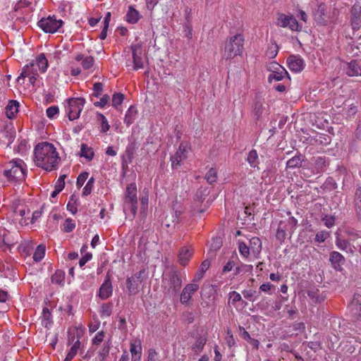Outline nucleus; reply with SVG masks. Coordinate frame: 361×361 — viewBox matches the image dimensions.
<instances>
[{
	"instance_id": "f257e3e1",
	"label": "nucleus",
	"mask_w": 361,
	"mask_h": 361,
	"mask_svg": "<svg viewBox=\"0 0 361 361\" xmlns=\"http://www.w3.org/2000/svg\"><path fill=\"white\" fill-rule=\"evenodd\" d=\"M34 154L36 165L47 171L55 169L61 159L54 146L47 142L37 144Z\"/></svg>"
},
{
	"instance_id": "f03ea898",
	"label": "nucleus",
	"mask_w": 361,
	"mask_h": 361,
	"mask_svg": "<svg viewBox=\"0 0 361 361\" xmlns=\"http://www.w3.org/2000/svg\"><path fill=\"white\" fill-rule=\"evenodd\" d=\"M244 45L243 37L237 34L227 40L225 43L223 57L226 59H233L243 53Z\"/></svg>"
},
{
	"instance_id": "7ed1b4c3",
	"label": "nucleus",
	"mask_w": 361,
	"mask_h": 361,
	"mask_svg": "<svg viewBox=\"0 0 361 361\" xmlns=\"http://www.w3.org/2000/svg\"><path fill=\"white\" fill-rule=\"evenodd\" d=\"M22 160L11 161L4 171V176L9 180L20 181L25 179V170L23 168Z\"/></svg>"
},
{
	"instance_id": "20e7f679",
	"label": "nucleus",
	"mask_w": 361,
	"mask_h": 361,
	"mask_svg": "<svg viewBox=\"0 0 361 361\" xmlns=\"http://www.w3.org/2000/svg\"><path fill=\"white\" fill-rule=\"evenodd\" d=\"M165 280L168 281L169 287L164 290L165 296L171 297L176 295L182 286V279L180 274L174 269H171L166 275Z\"/></svg>"
},
{
	"instance_id": "39448f33",
	"label": "nucleus",
	"mask_w": 361,
	"mask_h": 361,
	"mask_svg": "<svg viewBox=\"0 0 361 361\" xmlns=\"http://www.w3.org/2000/svg\"><path fill=\"white\" fill-rule=\"evenodd\" d=\"M39 27L46 33H54L62 27V20H57L54 16L42 18L37 23Z\"/></svg>"
},
{
	"instance_id": "423d86ee",
	"label": "nucleus",
	"mask_w": 361,
	"mask_h": 361,
	"mask_svg": "<svg viewBox=\"0 0 361 361\" xmlns=\"http://www.w3.org/2000/svg\"><path fill=\"white\" fill-rule=\"evenodd\" d=\"M85 102V99L82 97L71 98L68 100L67 112L70 121H73L79 117Z\"/></svg>"
},
{
	"instance_id": "0eeeda50",
	"label": "nucleus",
	"mask_w": 361,
	"mask_h": 361,
	"mask_svg": "<svg viewBox=\"0 0 361 361\" xmlns=\"http://www.w3.org/2000/svg\"><path fill=\"white\" fill-rule=\"evenodd\" d=\"M125 202L129 205L131 213L135 216L137 212V188L135 183L128 185L125 195Z\"/></svg>"
},
{
	"instance_id": "6e6552de",
	"label": "nucleus",
	"mask_w": 361,
	"mask_h": 361,
	"mask_svg": "<svg viewBox=\"0 0 361 361\" xmlns=\"http://www.w3.org/2000/svg\"><path fill=\"white\" fill-rule=\"evenodd\" d=\"M143 271H140L135 275L127 278L126 288L129 295H135L139 292V286L141 283V276Z\"/></svg>"
},
{
	"instance_id": "1a4fd4ad",
	"label": "nucleus",
	"mask_w": 361,
	"mask_h": 361,
	"mask_svg": "<svg viewBox=\"0 0 361 361\" xmlns=\"http://www.w3.org/2000/svg\"><path fill=\"white\" fill-rule=\"evenodd\" d=\"M348 310L354 319H361V295H355L348 305Z\"/></svg>"
},
{
	"instance_id": "9d476101",
	"label": "nucleus",
	"mask_w": 361,
	"mask_h": 361,
	"mask_svg": "<svg viewBox=\"0 0 361 361\" xmlns=\"http://www.w3.org/2000/svg\"><path fill=\"white\" fill-rule=\"evenodd\" d=\"M360 61L352 60L350 62L343 63V69L345 74L350 77L361 76V64Z\"/></svg>"
},
{
	"instance_id": "9b49d317",
	"label": "nucleus",
	"mask_w": 361,
	"mask_h": 361,
	"mask_svg": "<svg viewBox=\"0 0 361 361\" xmlns=\"http://www.w3.org/2000/svg\"><path fill=\"white\" fill-rule=\"evenodd\" d=\"M16 137V131L13 128L6 127L4 130H0V142L3 145L11 147Z\"/></svg>"
},
{
	"instance_id": "f8f14e48",
	"label": "nucleus",
	"mask_w": 361,
	"mask_h": 361,
	"mask_svg": "<svg viewBox=\"0 0 361 361\" xmlns=\"http://www.w3.org/2000/svg\"><path fill=\"white\" fill-rule=\"evenodd\" d=\"M351 25L354 30L361 27V5L355 4L350 11Z\"/></svg>"
},
{
	"instance_id": "ddd939ff",
	"label": "nucleus",
	"mask_w": 361,
	"mask_h": 361,
	"mask_svg": "<svg viewBox=\"0 0 361 361\" xmlns=\"http://www.w3.org/2000/svg\"><path fill=\"white\" fill-rule=\"evenodd\" d=\"M131 50L133 54V59L134 63V69L138 70L140 68H143V61H142V47L140 44H135L131 46Z\"/></svg>"
},
{
	"instance_id": "4468645a",
	"label": "nucleus",
	"mask_w": 361,
	"mask_h": 361,
	"mask_svg": "<svg viewBox=\"0 0 361 361\" xmlns=\"http://www.w3.org/2000/svg\"><path fill=\"white\" fill-rule=\"evenodd\" d=\"M288 66L290 71L300 72L304 68V61L299 56L291 55L287 59Z\"/></svg>"
},
{
	"instance_id": "2eb2a0df",
	"label": "nucleus",
	"mask_w": 361,
	"mask_h": 361,
	"mask_svg": "<svg viewBox=\"0 0 361 361\" xmlns=\"http://www.w3.org/2000/svg\"><path fill=\"white\" fill-rule=\"evenodd\" d=\"M199 288L196 283H189L185 286L180 295V302L182 304H187L190 300L192 295Z\"/></svg>"
},
{
	"instance_id": "dca6fc26",
	"label": "nucleus",
	"mask_w": 361,
	"mask_h": 361,
	"mask_svg": "<svg viewBox=\"0 0 361 361\" xmlns=\"http://www.w3.org/2000/svg\"><path fill=\"white\" fill-rule=\"evenodd\" d=\"M358 346L357 342L353 338L343 340L340 343L341 350L348 355H351L355 353L356 348Z\"/></svg>"
},
{
	"instance_id": "f3484780",
	"label": "nucleus",
	"mask_w": 361,
	"mask_h": 361,
	"mask_svg": "<svg viewBox=\"0 0 361 361\" xmlns=\"http://www.w3.org/2000/svg\"><path fill=\"white\" fill-rule=\"evenodd\" d=\"M112 291L113 288L111 280L109 278H107L99 288V297L102 300H106L111 295Z\"/></svg>"
},
{
	"instance_id": "a211bd4d",
	"label": "nucleus",
	"mask_w": 361,
	"mask_h": 361,
	"mask_svg": "<svg viewBox=\"0 0 361 361\" xmlns=\"http://www.w3.org/2000/svg\"><path fill=\"white\" fill-rule=\"evenodd\" d=\"M326 13V6L322 3L318 5L317 8L314 11V18L319 25H325L326 20L325 16Z\"/></svg>"
},
{
	"instance_id": "6ab92c4d",
	"label": "nucleus",
	"mask_w": 361,
	"mask_h": 361,
	"mask_svg": "<svg viewBox=\"0 0 361 361\" xmlns=\"http://www.w3.org/2000/svg\"><path fill=\"white\" fill-rule=\"evenodd\" d=\"M329 260L335 269L340 270L341 265L345 262V258L338 252L333 251L330 253Z\"/></svg>"
},
{
	"instance_id": "aec40b11",
	"label": "nucleus",
	"mask_w": 361,
	"mask_h": 361,
	"mask_svg": "<svg viewBox=\"0 0 361 361\" xmlns=\"http://www.w3.org/2000/svg\"><path fill=\"white\" fill-rule=\"evenodd\" d=\"M35 66V63L34 61H32L30 64L25 66L23 68L22 73L17 78V82L20 83V80H23L26 77L32 75H37V70L34 68Z\"/></svg>"
},
{
	"instance_id": "412c9836",
	"label": "nucleus",
	"mask_w": 361,
	"mask_h": 361,
	"mask_svg": "<svg viewBox=\"0 0 361 361\" xmlns=\"http://www.w3.org/2000/svg\"><path fill=\"white\" fill-rule=\"evenodd\" d=\"M192 255V250L189 249L188 247H185L180 248L179 250V252H178V262L182 266H185L188 263Z\"/></svg>"
},
{
	"instance_id": "4be33fe9",
	"label": "nucleus",
	"mask_w": 361,
	"mask_h": 361,
	"mask_svg": "<svg viewBox=\"0 0 361 361\" xmlns=\"http://www.w3.org/2000/svg\"><path fill=\"white\" fill-rule=\"evenodd\" d=\"M308 297L314 302L320 303L324 301L326 295L319 293V290L315 288H311L307 291Z\"/></svg>"
},
{
	"instance_id": "5701e85b",
	"label": "nucleus",
	"mask_w": 361,
	"mask_h": 361,
	"mask_svg": "<svg viewBox=\"0 0 361 361\" xmlns=\"http://www.w3.org/2000/svg\"><path fill=\"white\" fill-rule=\"evenodd\" d=\"M249 247L252 254L257 257L262 250V241L258 237H253L250 240Z\"/></svg>"
},
{
	"instance_id": "b1692460",
	"label": "nucleus",
	"mask_w": 361,
	"mask_h": 361,
	"mask_svg": "<svg viewBox=\"0 0 361 361\" xmlns=\"http://www.w3.org/2000/svg\"><path fill=\"white\" fill-rule=\"evenodd\" d=\"M209 190L208 188H202L201 187L198 189L194 197V204H197V207L199 206V204L202 203L205 198L209 195Z\"/></svg>"
},
{
	"instance_id": "393cba45",
	"label": "nucleus",
	"mask_w": 361,
	"mask_h": 361,
	"mask_svg": "<svg viewBox=\"0 0 361 361\" xmlns=\"http://www.w3.org/2000/svg\"><path fill=\"white\" fill-rule=\"evenodd\" d=\"M19 104L16 100L9 101L8 105L6 107V116L11 119L15 116V114L18 111Z\"/></svg>"
},
{
	"instance_id": "a878e982",
	"label": "nucleus",
	"mask_w": 361,
	"mask_h": 361,
	"mask_svg": "<svg viewBox=\"0 0 361 361\" xmlns=\"http://www.w3.org/2000/svg\"><path fill=\"white\" fill-rule=\"evenodd\" d=\"M210 264L211 262L208 259L202 262L195 275L194 281H198L203 278L205 271L209 268Z\"/></svg>"
},
{
	"instance_id": "bb28decb",
	"label": "nucleus",
	"mask_w": 361,
	"mask_h": 361,
	"mask_svg": "<svg viewBox=\"0 0 361 361\" xmlns=\"http://www.w3.org/2000/svg\"><path fill=\"white\" fill-rule=\"evenodd\" d=\"M355 209L357 217L361 219V187L356 189L354 199Z\"/></svg>"
},
{
	"instance_id": "cd10ccee",
	"label": "nucleus",
	"mask_w": 361,
	"mask_h": 361,
	"mask_svg": "<svg viewBox=\"0 0 361 361\" xmlns=\"http://www.w3.org/2000/svg\"><path fill=\"white\" fill-rule=\"evenodd\" d=\"M207 338L204 336L197 337L195 343L192 345V350L195 354L201 352L206 344Z\"/></svg>"
},
{
	"instance_id": "c85d7f7f",
	"label": "nucleus",
	"mask_w": 361,
	"mask_h": 361,
	"mask_svg": "<svg viewBox=\"0 0 361 361\" xmlns=\"http://www.w3.org/2000/svg\"><path fill=\"white\" fill-rule=\"evenodd\" d=\"M140 16L139 12L135 10L133 6H130L128 11L126 14V20L130 23H135L140 19Z\"/></svg>"
},
{
	"instance_id": "c756f323",
	"label": "nucleus",
	"mask_w": 361,
	"mask_h": 361,
	"mask_svg": "<svg viewBox=\"0 0 361 361\" xmlns=\"http://www.w3.org/2000/svg\"><path fill=\"white\" fill-rule=\"evenodd\" d=\"M94 153L92 148L89 147L86 144L82 143L81 145L80 156L85 157L88 161H91L94 157Z\"/></svg>"
},
{
	"instance_id": "7c9ffc66",
	"label": "nucleus",
	"mask_w": 361,
	"mask_h": 361,
	"mask_svg": "<svg viewBox=\"0 0 361 361\" xmlns=\"http://www.w3.org/2000/svg\"><path fill=\"white\" fill-rule=\"evenodd\" d=\"M137 111L133 106H130L126 112L124 121L128 126L131 125L137 116Z\"/></svg>"
},
{
	"instance_id": "2f4dec72",
	"label": "nucleus",
	"mask_w": 361,
	"mask_h": 361,
	"mask_svg": "<svg viewBox=\"0 0 361 361\" xmlns=\"http://www.w3.org/2000/svg\"><path fill=\"white\" fill-rule=\"evenodd\" d=\"M130 351L133 357H135V356H137V360H140L142 354V346L140 341L130 343Z\"/></svg>"
},
{
	"instance_id": "473e14b6",
	"label": "nucleus",
	"mask_w": 361,
	"mask_h": 361,
	"mask_svg": "<svg viewBox=\"0 0 361 361\" xmlns=\"http://www.w3.org/2000/svg\"><path fill=\"white\" fill-rule=\"evenodd\" d=\"M35 66H37L39 69L42 72H44L48 67V60L46 59L44 54H39L36 58V61L35 62Z\"/></svg>"
},
{
	"instance_id": "72a5a7b5",
	"label": "nucleus",
	"mask_w": 361,
	"mask_h": 361,
	"mask_svg": "<svg viewBox=\"0 0 361 361\" xmlns=\"http://www.w3.org/2000/svg\"><path fill=\"white\" fill-rule=\"evenodd\" d=\"M303 161L302 157L301 154L296 155L291 159H290L286 163L287 168H296L300 167L302 166V162Z\"/></svg>"
},
{
	"instance_id": "f704fd0d",
	"label": "nucleus",
	"mask_w": 361,
	"mask_h": 361,
	"mask_svg": "<svg viewBox=\"0 0 361 361\" xmlns=\"http://www.w3.org/2000/svg\"><path fill=\"white\" fill-rule=\"evenodd\" d=\"M263 103L260 99H256L253 106V114L256 118V120H258L262 116L264 111Z\"/></svg>"
},
{
	"instance_id": "c9c22d12",
	"label": "nucleus",
	"mask_w": 361,
	"mask_h": 361,
	"mask_svg": "<svg viewBox=\"0 0 361 361\" xmlns=\"http://www.w3.org/2000/svg\"><path fill=\"white\" fill-rule=\"evenodd\" d=\"M336 245L341 250H350L352 252L351 244L345 239H343L337 236L336 239Z\"/></svg>"
},
{
	"instance_id": "e433bc0d",
	"label": "nucleus",
	"mask_w": 361,
	"mask_h": 361,
	"mask_svg": "<svg viewBox=\"0 0 361 361\" xmlns=\"http://www.w3.org/2000/svg\"><path fill=\"white\" fill-rule=\"evenodd\" d=\"M328 161L324 157H318L314 160V168L317 173L322 171L324 168L328 165Z\"/></svg>"
},
{
	"instance_id": "4c0bfd02",
	"label": "nucleus",
	"mask_w": 361,
	"mask_h": 361,
	"mask_svg": "<svg viewBox=\"0 0 361 361\" xmlns=\"http://www.w3.org/2000/svg\"><path fill=\"white\" fill-rule=\"evenodd\" d=\"M214 289L213 286L207 285L202 287L201 291V298L212 299V296L214 294Z\"/></svg>"
},
{
	"instance_id": "58836bf2",
	"label": "nucleus",
	"mask_w": 361,
	"mask_h": 361,
	"mask_svg": "<svg viewBox=\"0 0 361 361\" xmlns=\"http://www.w3.org/2000/svg\"><path fill=\"white\" fill-rule=\"evenodd\" d=\"M242 337L250 343L255 349H258L259 342L258 340L252 338L250 334L243 328V332L241 334Z\"/></svg>"
},
{
	"instance_id": "ea45409f",
	"label": "nucleus",
	"mask_w": 361,
	"mask_h": 361,
	"mask_svg": "<svg viewBox=\"0 0 361 361\" xmlns=\"http://www.w3.org/2000/svg\"><path fill=\"white\" fill-rule=\"evenodd\" d=\"M45 254V246L43 245H39L33 255V259L35 262H39L44 257Z\"/></svg>"
},
{
	"instance_id": "a19ab883",
	"label": "nucleus",
	"mask_w": 361,
	"mask_h": 361,
	"mask_svg": "<svg viewBox=\"0 0 361 361\" xmlns=\"http://www.w3.org/2000/svg\"><path fill=\"white\" fill-rule=\"evenodd\" d=\"M65 273L62 270H56V272L51 276V280L52 283L61 284L63 282Z\"/></svg>"
},
{
	"instance_id": "79ce46f5",
	"label": "nucleus",
	"mask_w": 361,
	"mask_h": 361,
	"mask_svg": "<svg viewBox=\"0 0 361 361\" xmlns=\"http://www.w3.org/2000/svg\"><path fill=\"white\" fill-rule=\"evenodd\" d=\"M43 314V320H42V324L44 326V327L48 328L49 326L51 324V314L49 312V309L47 307H44L42 311Z\"/></svg>"
},
{
	"instance_id": "37998d69",
	"label": "nucleus",
	"mask_w": 361,
	"mask_h": 361,
	"mask_svg": "<svg viewBox=\"0 0 361 361\" xmlns=\"http://www.w3.org/2000/svg\"><path fill=\"white\" fill-rule=\"evenodd\" d=\"M205 179L209 184H213L217 180V173L215 169L211 168L205 175Z\"/></svg>"
},
{
	"instance_id": "c03bdc74",
	"label": "nucleus",
	"mask_w": 361,
	"mask_h": 361,
	"mask_svg": "<svg viewBox=\"0 0 361 361\" xmlns=\"http://www.w3.org/2000/svg\"><path fill=\"white\" fill-rule=\"evenodd\" d=\"M291 16H286L285 14L280 13L277 18V25L282 27H286L290 23Z\"/></svg>"
},
{
	"instance_id": "a18cd8bd",
	"label": "nucleus",
	"mask_w": 361,
	"mask_h": 361,
	"mask_svg": "<svg viewBox=\"0 0 361 361\" xmlns=\"http://www.w3.org/2000/svg\"><path fill=\"white\" fill-rule=\"evenodd\" d=\"M109 350H110L109 341L105 342L103 345L102 349L99 353V357L100 358V361H103L106 358V357L109 355Z\"/></svg>"
},
{
	"instance_id": "49530a36",
	"label": "nucleus",
	"mask_w": 361,
	"mask_h": 361,
	"mask_svg": "<svg viewBox=\"0 0 361 361\" xmlns=\"http://www.w3.org/2000/svg\"><path fill=\"white\" fill-rule=\"evenodd\" d=\"M221 245H222L221 238L219 237L214 238L212 239V242L210 245L211 252L213 255H215L214 252L219 250L221 248Z\"/></svg>"
},
{
	"instance_id": "de8ad7c7",
	"label": "nucleus",
	"mask_w": 361,
	"mask_h": 361,
	"mask_svg": "<svg viewBox=\"0 0 361 361\" xmlns=\"http://www.w3.org/2000/svg\"><path fill=\"white\" fill-rule=\"evenodd\" d=\"M112 303H104L101 307V316L109 317L112 313Z\"/></svg>"
},
{
	"instance_id": "09e8293b",
	"label": "nucleus",
	"mask_w": 361,
	"mask_h": 361,
	"mask_svg": "<svg viewBox=\"0 0 361 361\" xmlns=\"http://www.w3.org/2000/svg\"><path fill=\"white\" fill-rule=\"evenodd\" d=\"M283 221H280L279 223V228L276 231V238L280 240L281 242H283L285 238H286V228H283L282 227V225H283Z\"/></svg>"
},
{
	"instance_id": "8fccbe9b",
	"label": "nucleus",
	"mask_w": 361,
	"mask_h": 361,
	"mask_svg": "<svg viewBox=\"0 0 361 361\" xmlns=\"http://www.w3.org/2000/svg\"><path fill=\"white\" fill-rule=\"evenodd\" d=\"M124 99V94L118 92L113 94L112 97V105L117 108V106L122 104L123 101Z\"/></svg>"
},
{
	"instance_id": "3c124183",
	"label": "nucleus",
	"mask_w": 361,
	"mask_h": 361,
	"mask_svg": "<svg viewBox=\"0 0 361 361\" xmlns=\"http://www.w3.org/2000/svg\"><path fill=\"white\" fill-rule=\"evenodd\" d=\"M257 157L258 156L257 151L255 149H252L249 152L247 161H248L251 166L255 167Z\"/></svg>"
},
{
	"instance_id": "603ef678",
	"label": "nucleus",
	"mask_w": 361,
	"mask_h": 361,
	"mask_svg": "<svg viewBox=\"0 0 361 361\" xmlns=\"http://www.w3.org/2000/svg\"><path fill=\"white\" fill-rule=\"evenodd\" d=\"M97 116L98 120L101 121L102 132L106 133L109 130L110 126L109 125L106 117L102 114H98Z\"/></svg>"
},
{
	"instance_id": "864d4df0",
	"label": "nucleus",
	"mask_w": 361,
	"mask_h": 361,
	"mask_svg": "<svg viewBox=\"0 0 361 361\" xmlns=\"http://www.w3.org/2000/svg\"><path fill=\"white\" fill-rule=\"evenodd\" d=\"M329 237V233L326 231H322L316 233L314 240L317 243H323Z\"/></svg>"
},
{
	"instance_id": "5fc2aeb1",
	"label": "nucleus",
	"mask_w": 361,
	"mask_h": 361,
	"mask_svg": "<svg viewBox=\"0 0 361 361\" xmlns=\"http://www.w3.org/2000/svg\"><path fill=\"white\" fill-rule=\"evenodd\" d=\"M94 183V178L93 177H91L88 180L87 184L85 185V186L83 188L82 195L86 196L91 193Z\"/></svg>"
},
{
	"instance_id": "6e6d98bb",
	"label": "nucleus",
	"mask_w": 361,
	"mask_h": 361,
	"mask_svg": "<svg viewBox=\"0 0 361 361\" xmlns=\"http://www.w3.org/2000/svg\"><path fill=\"white\" fill-rule=\"evenodd\" d=\"M238 249L243 257H247L250 255V247L244 242L238 243Z\"/></svg>"
},
{
	"instance_id": "4d7b16f0",
	"label": "nucleus",
	"mask_w": 361,
	"mask_h": 361,
	"mask_svg": "<svg viewBox=\"0 0 361 361\" xmlns=\"http://www.w3.org/2000/svg\"><path fill=\"white\" fill-rule=\"evenodd\" d=\"M285 75L286 74L284 73H282L281 71H274L273 73H271L269 75V78H268L269 82H271L272 80H275L276 81L281 80L284 78Z\"/></svg>"
},
{
	"instance_id": "13d9d810",
	"label": "nucleus",
	"mask_w": 361,
	"mask_h": 361,
	"mask_svg": "<svg viewBox=\"0 0 361 361\" xmlns=\"http://www.w3.org/2000/svg\"><path fill=\"white\" fill-rule=\"evenodd\" d=\"M279 51V47L276 43H274L270 47H269L267 55L270 59H274L276 57Z\"/></svg>"
},
{
	"instance_id": "bf43d9fd",
	"label": "nucleus",
	"mask_w": 361,
	"mask_h": 361,
	"mask_svg": "<svg viewBox=\"0 0 361 361\" xmlns=\"http://www.w3.org/2000/svg\"><path fill=\"white\" fill-rule=\"evenodd\" d=\"M186 152V145H184L183 143H181L179 146L178 149L177 150L174 155L177 156L180 159H185L187 157Z\"/></svg>"
},
{
	"instance_id": "052dcab7",
	"label": "nucleus",
	"mask_w": 361,
	"mask_h": 361,
	"mask_svg": "<svg viewBox=\"0 0 361 361\" xmlns=\"http://www.w3.org/2000/svg\"><path fill=\"white\" fill-rule=\"evenodd\" d=\"M94 59L92 56H87L82 61V66L85 69H90L94 65Z\"/></svg>"
},
{
	"instance_id": "680f3d73",
	"label": "nucleus",
	"mask_w": 361,
	"mask_h": 361,
	"mask_svg": "<svg viewBox=\"0 0 361 361\" xmlns=\"http://www.w3.org/2000/svg\"><path fill=\"white\" fill-rule=\"evenodd\" d=\"M75 227V223H73L71 219H66L63 224V231L66 233L71 232Z\"/></svg>"
},
{
	"instance_id": "e2e57ef3",
	"label": "nucleus",
	"mask_w": 361,
	"mask_h": 361,
	"mask_svg": "<svg viewBox=\"0 0 361 361\" xmlns=\"http://www.w3.org/2000/svg\"><path fill=\"white\" fill-rule=\"evenodd\" d=\"M298 224V221L295 219L293 216H290L288 218L287 226L288 228H286L288 231H290V233H293L296 228Z\"/></svg>"
},
{
	"instance_id": "0e129e2a",
	"label": "nucleus",
	"mask_w": 361,
	"mask_h": 361,
	"mask_svg": "<svg viewBox=\"0 0 361 361\" xmlns=\"http://www.w3.org/2000/svg\"><path fill=\"white\" fill-rule=\"evenodd\" d=\"M88 175H89V173L85 171V172L81 173L78 176V177L77 178V182H76V185H77L78 188H81L83 185L84 183L88 178Z\"/></svg>"
},
{
	"instance_id": "69168bd1",
	"label": "nucleus",
	"mask_w": 361,
	"mask_h": 361,
	"mask_svg": "<svg viewBox=\"0 0 361 361\" xmlns=\"http://www.w3.org/2000/svg\"><path fill=\"white\" fill-rule=\"evenodd\" d=\"M288 27L293 31H300L301 29V26H300L297 20L291 16L290 23H288Z\"/></svg>"
},
{
	"instance_id": "338daca9",
	"label": "nucleus",
	"mask_w": 361,
	"mask_h": 361,
	"mask_svg": "<svg viewBox=\"0 0 361 361\" xmlns=\"http://www.w3.org/2000/svg\"><path fill=\"white\" fill-rule=\"evenodd\" d=\"M93 90L94 93L92 94V96L95 97H99V95H101L102 92L103 90V85L101 82H96L94 84L93 86Z\"/></svg>"
},
{
	"instance_id": "774afa93",
	"label": "nucleus",
	"mask_w": 361,
	"mask_h": 361,
	"mask_svg": "<svg viewBox=\"0 0 361 361\" xmlns=\"http://www.w3.org/2000/svg\"><path fill=\"white\" fill-rule=\"evenodd\" d=\"M214 304V299H206L204 297V298H201L200 305L202 308L209 309L213 307Z\"/></svg>"
}]
</instances>
